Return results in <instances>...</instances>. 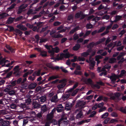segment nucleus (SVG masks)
Segmentation results:
<instances>
[{
	"instance_id": "obj_1",
	"label": "nucleus",
	"mask_w": 126,
	"mask_h": 126,
	"mask_svg": "<svg viewBox=\"0 0 126 126\" xmlns=\"http://www.w3.org/2000/svg\"><path fill=\"white\" fill-rule=\"evenodd\" d=\"M86 102L83 101L79 100L77 102L76 105V108H79V109L76 110V112H77L79 111L80 109H82L85 107V105L86 104Z\"/></svg>"
},
{
	"instance_id": "obj_2",
	"label": "nucleus",
	"mask_w": 126,
	"mask_h": 126,
	"mask_svg": "<svg viewBox=\"0 0 126 126\" xmlns=\"http://www.w3.org/2000/svg\"><path fill=\"white\" fill-rule=\"evenodd\" d=\"M19 66L18 65L15 66L13 69L14 72L13 73L17 77L20 75V69H19Z\"/></svg>"
},
{
	"instance_id": "obj_3",
	"label": "nucleus",
	"mask_w": 126,
	"mask_h": 126,
	"mask_svg": "<svg viewBox=\"0 0 126 126\" xmlns=\"http://www.w3.org/2000/svg\"><path fill=\"white\" fill-rule=\"evenodd\" d=\"M27 5H24L23 4H22L20 5L18 8V9L17 12V14H21L24 11V9H25L27 7Z\"/></svg>"
},
{
	"instance_id": "obj_4",
	"label": "nucleus",
	"mask_w": 126,
	"mask_h": 126,
	"mask_svg": "<svg viewBox=\"0 0 126 126\" xmlns=\"http://www.w3.org/2000/svg\"><path fill=\"white\" fill-rule=\"evenodd\" d=\"M66 82V80L65 79H63L61 80L59 82V83H62L61 84L58 85L57 87L59 89H60L61 88L64 87L65 85V83Z\"/></svg>"
},
{
	"instance_id": "obj_5",
	"label": "nucleus",
	"mask_w": 126,
	"mask_h": 126,
	"mask_svg": "<svg viewBox=\"0 0 126 126\" xmlns=\"http://www.w3.org/2000/svg\"><path fill=\"white\" fill-rule=\"evenodd\" d=\"M40 102L38 101L37 99L34 101L32 104V105L34 108L38 109L40 108Z\"/></svg>"
},
{
	"instance_id": "obj_6",
	"label": "nucleus",
	"mask_w": 126,
	"mask_h": 126,
	"mask_svg": "<svg viewBox=\"0 0 126 126\" xmlns=\"http://www.w3.org/2000/svg\"><path fill=\"white\" fill-rule=\"evenodd\" d=\"M10 123L9 121L5 120L3 119H0V126H6L9 125Z\"/></svg>"
},
{
	"instance_id": "obj_7",
	"label": "nucleus",
	"mask_w": 126,
	"mask_h": 126,
	"mask_svg": "<svg viewBox=\"0 0 126 126\" xmlns=\"http://www.w3.org/2000/svg\"><path fill=\"white\" fill-rule=\"evenodd\" d=\"M63 107L62 104H59L57 107L56 110L58 112H62L63 110Z\"/></svg>"
},
{
	"instance_id": "obj_8",
	"label": "nucleus",
	"mask_w": 126,
	"mask_h": 126,
	"mask_svg": "<svg viewBox=\"0 0 126 126\" xmlns=\"http://www.w3.org/2000/svg\"><path fill=\"white\" fill-rule=\"evenodd\" d=\"M17 28L21 30L25 31L27 30V28L21 24H19L16 26Z\"/></svg>"
},
{
	"instance_id": "obj_9",
	"label": "nucleus",
	"mask_w": 126,
	"mask_h": 126,
	"mask_svg": "<svg viewBox=\"0 0 126 126\" xmlns=\"http://www.w3.org/2000/svg\"><path fill=\"white\" fill-rule=\"evenodd\" d=\"M46 99V96H43L37 99L38 101L39 102H41V103H42L45 101Z\"/></svg>"
},
{
	"instance_id": "obj_10",
	"label": "nucleus",
	"mask_w": 126,
	"mask_h": 126,
	"mask_svg": "<svg viewBox=\"0 0 126 126\" xmlns=\"http://www.w3.org/2000/svg\"><path fill=\"white\" fill-rule=\"evenodd\" d=\"M37 84L35 82L31 83L28 86V88L29 89H33L36 87Z\"/></svg>"
},
{
	"instance_id": "obj_11",
	"label": "nucleus",
	"mask_w": 126,
	"mask_h": 126,
	"mask_svg": "<svg viewBox=\"0 0 126 126\" xmlns=\"http://www.w3.org/2000/svg\"><path fill=\"white\" fill-rule=\"evenodd\" d=\"M84 82L87 84H89L92 86L93 84V81L90 78L88 79H85L84 80Z\"/></svg>"
},
{
	"instance_id": "obj_12",
	"label": "nucleus",
	"mask_w": 126,
	"mask_h": 126,
	"mask_svg": "<svg viewBox=\"0 0 126 126\" xmlns=\"http://www.w3.org/2000/svg\"><path fill=\"white\" fill-rule=\"evenodd\" d=\"M117 77V76L115 75L113 76L111 75L110 77V78L113 84H114L115 83Z\"/></svg>"
},
{
	"instance_id": "obj_13",
	"label": "nucleus",
	"mask_w": 126,
	"mask_h": 126,
	"mask_svg": "<svg viewBox=\"0 0 126 126\" xmlns=\"http://www.w3.org/2000/svg\"><path fill=\"white\" fill-rule=\"evenodd\" d=\"M70 96V94L66 93L65 94L63 95L62 98L64 100H65L68 98Z\"/></svg>"
},
{
	"instance_id": "obj_14",
	"label": "nucleus",
	"mask_w": 126,
	"mask_h": 126,
	"mask_svg": "<svg viewBox=\"0 0 126 126\" xmlns=\"http://www.w3.org/2000/svg\"><path fill=\"white\" fill-rule=\"evenodd\" d=\"M53 115L51 114L50 113H48L47 115V121H51L53 118Z\"/></svg>"
},
{
	"instance_id": "obj_15",
	"label": "nucleus",
	"mask_w": 126,
	"mask_h": 126,
	"mask_svg": "<svg viewBox=\"0 0 126 126\" xmlns=\"http://www.w3.org/2000/svg\"><path fill=\"white\" fill-rule=\"evenodd\" d=\"M47 66L49 68L53 70H54V69L58 70H59L60 68L58 66H56L55 67H54L52 65L50 64L48 65Z\"/></svg>"
},
{
	"instance_id": "obj_16",
	"label": "nucleus",
	"mask_w": 126,
	"mask_h": 126,
	"mask_svg": "<svg viewBox=\"0 0 126 126\" xmlns=\"http://www.w3.org/2000/svg\"><path fill=\"white\" fill-rule=\"evenodd\" d=\"M83 116V112L82 110H80L79 113L76 115V118L77 119H79Z\"/></svg>"
},
{
	"instance_id": "obj_17",
	"label": "nucleus",
	"mask_w": 126,
	"mask_h": 126,
	"mask_svg": "<svg viewBox=\"0 0 126 126\" xmlns=\"http://www.w3.org/2000/svg\"><path fill=\"white\" fill-rule=\"evenodd\" d=\"M95 62L94 61H92L91 60L90 61L89 65L90 66V69H93L94 68L95 65Z\"/></svg>"
},
{
	"instance_id": "obj_18",
	"label": "nucleus",
	"mask_w": 126,
	"mask_h": 126,
	"mask_svg": "<svg viewBox=\"0 0 126 126\" xmlns=\"http://www.w3.org/2000/svg\"><path fill=\"white\" fill-rule=\"evenodd\" d=\"M106 39V38L104 37H103L102 38L100 39L98 41L95 43V45H97L104 42Z\"/></svg>"
},
{
	"instance_id": "obj_19",
	"label": "nucleus",
	"mask_w": 126,
	"mask_h": 126,
	"mask_svg": "<svg viewBox=\"0 0 126 126\" xmlns=\"http://www.w3.org/2000/svg\"><path fill=\"white\" fill-rule=\"evenodd\" d=\"M42 112L44 113L46 112L48 110V108L47 107L46 105H43L41 108Z\"/></svg>"
},
{
	"instance_id": "obj_20",
	"label": "nucleus",
	"mask_w": 126,
	"mask_h": 126,
	"mask_svg": "<svg viewBox=\"0 0 126 126\" xmlns=\"http://www.w3.org/2000/svg\"><path fill=\"white\" fill-rule=\"evenodd\" d=\"M80 44H77L75 45L72 48L73 50L74 51H77L78 50L80 47Z\"/></svg>"
},
{
	"instance_id": "obj_21",
	"label": "nucleus",
	"mask_w": 126,
	"mask_h": 126,
	"mask_svg": "<svg viewBox=\"0 0 126 126\" xmlns=\"http://www.w3.org/2000/svg\"><path fill=\"white\" fill-rule=\"evenodd\" d=\"M41 70H38L37 71H35L32 74V76H40V75Z\"/></svg>"
},
{
	"instance_id": "obj_22",
	"label": "nucleus",
	"mask_w": 126,
	"mask_h": 126,
	"mask_svg": "<svg viewBox=\"0 0 126 126\" xmlns=\"http://www.w3.org/2000/svg\"><path fill=\"white\" fill-rule=\"evenodd\" d=\"M13 74V71H10L9 73H7L6 76L4 78H3L4 79H6L10 78L12 76Z\"/></svg>"
},
{
	"instance_id": "obj_23",
	"label": "nucleus",
	"mask_w": 126,
	"mask_h": 126,
	"mask_svg": "<svg viewBox=\"0 0 126 126\" xmlns=\"http://www.w3.org/2000/svg\"><path fill=\"white\" fill-rule=\"evenodd\" d=\"M72 106L71 105H69L68 103L66 104L65 107V109L66 110H71Z\"/></svg>"
},
{
	"instance_id": "obj_24",
	"label": "nucleus",
	"mask_w": 126,
	"mask_h": 126,
	"mask_svg": "<svg viewBox=\"0 0 126 126\" xmlns=\"http://www.w3.org/2000/svg\"><path fill=\"white\" fill-rule=\"evenodd\" d=\"M28 119H24L23 121H22L21 126H19L18 125V126H25L28 123Z\"/></svg>"
},
{
	"instance_id": "obj_25",
	"label": "nucleus",
	"mask_w": 126,
	"mask_h": 126,
	"mask_svg": "<svg viewBox=\"0 0 126 126\" xmlns=\"http://www.w3.org/2000/svg\"><path fill=\"white\" fill-rule=\"evenodd\" d=\"M59 77L58 76H53L49 77L48 79V81H50L51 80H54L57 78H59Z\"/></svg>"
},
{
	"instance_id": "obj_26",
	"label": "nucleus",
	"mask_w": 126,
	"mask_h": 126,
	"mask_svg": "<svg viewBox=\"0 0 126 126\" xmlns=\"http://www.w3.org/2000/svg\"><path fill=\"white\" fill-rule=\"evenodd\" d=\"M116 59L114 58H111L109 59V63H115L116 61Z\"/></svg>"
},
{
	"instance_id": "obj_27",
	"label": "nucleus",
	"mask_w": 126,
	"mask_h": 126,
	"mask_svg": "<svg viewBox=\"0 0 126 126\" xmlns=\"http://www.w3.org/2000/svg\"><path fill=\"white\" fill-rule=\"evenodd\" d=\"M122 18V16H120L117 15L115 17V19L114 21L116 22L117 21L120 20Z\"/></svg>"
},
{
	"instance_id": "obj_28",
	"label": "nucleus",
	"mask_w": 126,
	"mask_h": 126,
	"mask_svg": "<svg viewBox=\"0 0 126 126\" xmlns=\"http://www.w3.org/2000/svg\"><path fill=\"white\" fill-rule=\"evenodd\" d=\"M95 43L94 42L90 43L87 46V47L88 48H92L94 45Z\"/></svg>"
},
{
	"instance_id": "obj_29",
	"label": "nucleus",
	"mask_w": 126,
	"mask_h": 126,
	"mask_svg": "<svg viewBox=\"0 0 126 126\" xmlns=\"http://www.w3.org/2000/svg\"><path fill=\"white\" fill-rule=\"evenodd\" d=\"M6 47L7 48L10 50L12 52H15L14 49L12 48L10 46L8 45H6Z\"/></svg>"
},
{
	"instance_id": "obj_30",
	"label": "nucleus",
	"mask_w": 126,
	"mask_h": 126,
	"mask_svg": "<svg viewBox=\"0 0 126 126\" xmlns=\"http://www.w3.org/2000/svg\"><path fill=\"white\" fill-rule=\"evenodd\" d=\"M15 32L17 33V34H16V35L19 34L20 36H21L23 33L22 31L18 29H15Z\"/></svg>"
},
{
	"instance_id": "obj_31",
	"label": "nucleus",
	"mask_w": 126,
	"mask_h": 126,
	"mask_svg": "<svg viewBox=\"0 0 126 126\" xmlns=\"http://www.w3.org/2000/svg\"><path fill=\"white\" fill-rule=\"evenodd\" d=\"M44 47L46 48L48 50V51L51 50V48L52 49V48H53L52 46L51 45H48L47 44H46L44 45Z\"/></svg>"
},
{
	"instance_id": "obj_32",
	"label": "nucleus",
	"mask_w": 126,
	"mask_h": 126,
	"mask_svg": "<svg viewBox=\"0 0 126 126\" xmlns=\"http://www.w3.org/2000/svg\"><path fill=\"white\" fill-rule=\"evenodd\" d=\"M79 90V89H77L74 90L71 94L72 96H74L77 93L78 91Z\"/></svg>"
},
{
	"instance_id": "obj_33",
	"label": "nucleus",
	"mask_w": 126,
	"mask_h": 126,
	"mask_svg": "<svg viewBox=\"0 0 126 126\" xmlns=\"http://www.w3.org/2000/svg\"><path fill=\"white\" fill-rule=\"evenodd\" d=\"M15 18H12V17H10L7 20V22L8 23H12L13 22Z\"/></svg>"
},
{
	"instance_id": "obj_34",
	"label": "nucleus",
	"mask_w": 126,
	"mask_h": 126,
	"mask_svg": "<svg viewBox=\"0 0 126 126\" xmlns=\"http://www.w3.org/2000/svg\"><path fill=\"white\" fill-rule=\"evenodd\" d=\"M40 55L42 57H46L47 56V52L44 50H42L40 52Z\"/></svg>"
},
{
	"instance_id": "obj_35",
	"label": "nucleus",
	"mask_w": 126,
	"mask_h": 126,
	"mask_svg": "<svg viewBox=\"0 0 126 126\" xmlns=\"http://www.w3.org/2000/svg\"><path fill=\"white\" fill-rule=\"evenodd\" d=\"M8 14L5 13H2L0 14V16L1 17V18H3L7 16Z\"/></svg>"
},
{
	"instance_id": "obj_36",
	"label": "nucleus",
	"mask_w": 126,
	"mask_h": 126,
	"mask_svg": "<svg viewBox=\"0 0 126 126\" xmlns=\"http://www.w3.org/2000/svg\"><path fill=\"white\" fill-rule=\"evenodd\" d=\"M81 14V11H80L79 12L76 13L75 15V17L76 18H78L80 17V15Z\"/></svg>"
},
{
	"instance_id": "obj_37",
	"label": "nucleus",
	"mask_w": 126,
	"mask_h": 126,
	"mask_svg": "<svg viewBox=\"0 0 126 126\" xmlns=\"http://www.w3.org/2000/svg\"><path fill=\"white\" fill-rule=\"evenodd\" d=\"M81 56L82 57H86L90 55L89 53L87 52H84L81 54Z\"/></svg>"
},
{
	"instance_id": "obj_38",
	"label": "nucleus",
	"mask_w": 126,
	"mask_h": 126,
	"mask_svg": "<svg viewBox=\"0 0 126 126\" xmlns=\"http://www.w3.org/2000/svg\"><path fill=\"white\" fill-rule=\"evenodd\" d=\"M125 55L124 53L121 52L119 55L117 57V59L118 60H119L122 57L124 56Z\"/></svg>"
},
{
	"instance_id": "obj_39",
	"label": "nucleus",
	"mask_w": 126,
	"mask_h": 126,
	"mask_svg": "<svg viewBox=\"0 0 126 126\" xmlns=\"http://www.w3.org/2000/svg\"><path fill=\"white\" fill-rule=\"evenodd\" d=\"M126 73V71L124 70H122L121 71L120 74L119 75L120 77L123 76Z\"/></svg>"
},
{
	"instance_id": "obj_40",
	"label": "nucleus",
	"mask_w": 126,
	"mask_h": 126,
	"mask_svg": "<svg viewBox=\"0 0 126 126\" xmlns=\"http://www.w3.org/2000/svg\"><path fill=\"white\" fill-rule=\"evenodd\" d=\"M50 124L51 123H53V125H57V121L55 119H52L51 121H49Z\"/></svg>"
},
{
	"instance_id": "obj_41",
	"label": "nucleus",
	"mask_w": 126,
	"mask_h": 126,
	"mask_svg": "<svg viewBox=\"0 0 126 126\" xmlns=\"http://www.w3.org/2000/svg\"><path fill=\"white\" fill-rule=\"evenodd\" d=\"M86 27L87 29H90L93 28V26L91 23H89L86 24Z\"/></svg>"
},
{
	"instance_id": "obj_42",
	"label": "nucleus",
	"mask_w": 126,
	"mask_h": 126,
	"mask_svg": "<svg viewBox=\"0 0 126 126\" xmlns=\"http://www.w3.org/2000/svg\"><path fill=\"white\" fill-rule=\"evenodd\" d=\"M52 49L56 53H58L60 50V49L58 47H56L54 48H53Z\"/></svg>"
},
{
	"instance_id": "obj_43",
	"label": "nucleus",
	"mask_w": 126,
	"mask_h": 126,
	"mask_svg": "<svg viewBox=\"0 0 126 126\" xmlns=\"http://www.w3.org/2000/svg\"><path fill=\"white\" fill-rule=\"evenodd\" d=\"M74 15L72 14L69 15L68 16V20L70 21L71 19H73L74 18Z\"/></svg>"
},
{
	"instance_id": "obj_44",
	"label": "nucleus",
	"mask_w": 126,
	"mask_h": 126,
	"mask_svg": "<svg viewBox=\"0 0 126 126\" xmlns=\"http://www.w3.org/2000/svg\"><path fill=\"white\" fill-rule=\"evenodd\" d=\"M53 37L55 38H62L63 37V36L61 34H58L54 35Z\"/></svg>"
},
{
	"instance_id": "obj_45",
	"label": "nucleus",
	"mask_w": 126,
	"mask_h": 126,
	"mask_svg": "<svg viewBox=\"0 0 126 126\" xmlns=\"http://www.w3.org/2000/svg\"><path fill=\"white\" fill-rule=\"evenodd\" d=\"M74 74L76 75H80L82 74V72L80 71H78L76 70H75Z\"/></svg>"
},
{
	"instance_id": "obj_46",
	"label": "nucleus",
	"mask_w": 126,
	"mask_h": 126,
	"mask_svg": "<svg viewBox=\"0 0 126 126\" xmlns=\"http://www.w3.org/2000/svg\"><path fill=\"white\" fill-rule=\"evenodd\" d=\"M57 98V95H54L52 97L51 101L52 102H54Z\"/></svg>"
},
{
	"instance_id": "obj_47",
	"label": "nucleus",
	"mask_w": 126,
	"mask_h": 126,
	"mask_svg": "<svg viewBox=\"0 0 126 126\" xmlns=\"http://www.w3.org/2000/svg\"><path fill=\"white\" fill-rule=\"evenodd\" d=\"M109 113L108 112H106L104 113L102 115L101 118H105L108 116Z\"/></svg>"
},
{
	"instance_id": "obj_48",
	"label": "nucleus",
	"mask_w": 126,
	"mask_h": 126,
	"mask_svg": "<svg viewBox=\"0 0 126 126\" xmlns=\"http://www.w3.org/2000/svg\"><path fill=\"white\" fill-rule=\"evenodd\" d=\"M8 94L11 95H13L15 94V92L14 90H10Z\"/></svg>"
},
{
	"instance_id": "obj_49",
	"label": "nucleus",
	"mask_w": 126,
	"mask_h": 126,
	"mask_svg": "<svg viewBox=\"0 0 126 126\" xmlns=\"http://www.w3.org/2000/svg\"><path fill=\"white\" fill-rule=\"evenodd\" d=\"M26 103L27 104H30L32 102V99L30 98H28L26 99L25 101Z\"/></svg>"
},
{
	"instance_id": "obj_50",
	"label": "nucleus",
	"mask_w": 126,
	"mask_h": 126,
	"mask_svg": "<svg viewBox=\"0 0 126 126\" xmlns=\"http://www.w3.org/2000/svg\"><path fill=\"white\" fill-rule=\"evenodd\" d=\"M103 57L100 55H97L95 57V61L99 60V59H102Z\"/></svg>"
},
{
	"instance_id": "obj_51",
	"label": "nucleus",
	"mask_w": 126,
	"mask_h": 126,
	"mask_svg": "<svg viewBox=\"0 0 126 126\" xmlns=\"http://www.w3.org/2000/svg\"><path fill=\"white\" fill-rule=\"evenodd\" d=\"M91 32V31H87L85 34L83 35V37H86L89 35Z\"/></svg>"
},
{
	"instance_id": "obj_52",
	"label": "nucleus",
	"mask_w": 126,
	"mask_h": 126,
	"mask_svg": "<svg viewBox=\"0 0 126 126\" xmlns=\"http://www.w3.org/2000/svg\"><path fill=\"white\" fill-rule=\"evenodd\" d=\"M85 60V58L84 57H79L77 58V61H84Z\"/></svg>"
},
{
	"instance_id": "obj_53",
	"label": "nucleus",
	"mask_w": 126,
	"mask_h": 126,
	"mask_svg": "<svg viewBox=\"0 0 126 126\" xmlns=\"http://www.w3.org/2000/svg\"><path fill=\"white\" fill-rule=\"evenodd\" d=\"M111 115V116L113 117H117L118 116V114L115 112H112Z\"/></svg>"
},
{
	"instance_id": "obj_54",
	"label": "nucleus",
	"mask_w": 126,
	"mask_h": 126,
	"mask_svg": "<svg viewBox=\"0 0 126 126\" xmlns=\"http://www.w3.org/2000/svg\"><path fill=\"white\" fill-rule=\"evenodd\" d=\"M23 18V17L22 16H20L19 17H17L15 19V21H19L22 19Z\"/></svg>"
},
{
	"instance_id": "obj_55",
	"label": "nucleus",
	"mask_w": 126,
	"mask_h": 126,
	"mask_svg": "<svg viewBox=\"0 0 126 126\" xmlns=\"http://www.w3.org/2000/svg\"><path fill=\"white\" fill-rule=\"evenodd\" d=\"M110 16L107 15H106L103 16L102 17V19H106L108 20L110 18Z\"/></svg>"
},
{
	"instance_id": "obj_56",
	"label": "nucleus",
	"mask_w": 126,
	"mask_h": 126,
	"mask_svg": "<svg viewBox=\"0 0 126 126\" xmlns=\"http://www.w3.org/2000/svg\"><path fill=\"white\" fill-rule=\"evenodd\" d=\"M119 27L118 25L117 24H114L112 28V30H115L117 28H118Z\"/></svg>"
},
{
	"instance_id": "obj_57",
	"label": "nucleus",
	"mask_w": 126,
	"mask_h": 126,
	"mask_svg": "<svg viewBox=\"0 0 126 126\" xmlns=\"http://www.w3.org/2000/svg\"><path fill=\"white\" fill-rule=\"evenodd\" d=\"M16 5V4L14 3L13 4H12L11 6L8 8V9L9 10H11L14 8L15 6Z\"/></svg>"
},
{
	"instance_id": "obj_58",
	"label": "nucleus",
	"mask_w": 126,
	"mask_h": 126,
	"mask_svg": "<svg viewBox=\"0 0 126 126\" xmlns=\"http://www.w3.org/2000/svg\"><path fill=\"white\" fill-rule=\"evenodd\" d=\"M92 113L90 114L89 116L90 117H93L96 113V112L95 111H93L92 112Z\"/></svg>"
},
{
	"instance_id": "obj_59",
	"label": "nucleus",
	"mask_w": 126,
	"mask_h": 126,
	"mask_svg": "<svg viewBox=\"0 0 126 126\" xmlns=\"http://www.w3.org/2000/svg\"><path fill=\"white\" fill-rule=\"evenodd\" d=\"M38 118L41 119L42 118V115L40 113H38L36 115Z\"/></svg>"
},
{
	"instance_id": "obj_60",
	"label": "nucleus",
	"mask_w": 126,
	"mask_h": 126,
	"mask_svg": "<svg viewBox=\"0 0 126 126\" xmlns=\"http://www.w3.org/2000/svg\"><path fill=\"white\" fill-rule=\"evenodd\" d=\"M105 27H102L98 31V33H100L103 31L105 29Z\"/></svg>"
},
{
	"instance_id": "obj_61",
	"label": "nucleus",
	"mask_w": 126,
	"mask_h": 126,
	"mask_svg": "<svg viewBox=\"0 0 126 126\" xmlns=\"http://www.w3.org/2000/svg\"><path fill=\"white\" fill-rule=\"evenodd\" d=\"M61 23L60 22L56 21L54 23L53 25L54 26H56L60 25Z\"/></svg>"
},
{
	"instance_id": "obj_62",
	"label": "nucleus",
	"mask_w": 126,
	"mask_h": 126,
	"mask_svg": "<svg viewBox=\"0 0 126 126\" xmlns=\"http://www.w3.org/2000/svg\"><path fill=\"white\" fill-rule=\"evenodd\" d=\"M64 58H68L70 56V54L68 52L66 54H64Z\"/></svg>"
},
{
	"instance_id": "obj_63",
	"label": "nucleus",
	"mask_w": 126,
	"mask_h": 126,
	"mask_svg": "<svg viewBox=\"0 0 126 126\" xmlns=\"http://www.w3.org/2000/svg\"><path fill=\"white\" fill-rule=\"evenodd\" d=\"M126 32V31L124 30H122L120 32L119 34V35H121L120 36V37H121L122 35L125 33Z\"/></svg>"
},
{
	"instance_id": "obj_64",
	"label": "nucleus",
	"mask_w": 126,
	"mask_h": 126,
	"mask_svg": "<svg viewBox=\"0 0 126 126\" xmlns=\"http://www.w3.org/2000/svg\"><path fill=\"white\" fill-rule=\"evenodd\" d=\"M104 103L103 102L101 103H99V104H97V106L98 108H100L103 106L104 105Z\"/></svg>"
}]
</instances>
